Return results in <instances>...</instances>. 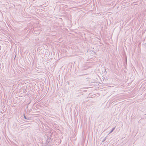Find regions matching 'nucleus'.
<instances>
[{"mask_svg": "<svg viewBox=\"0 0 146 146\" xmlns=\"http://www.w3.org/2000/svg\"><path fill=\"white\" fill-rule=\"evenodd\" d=\"M24 117L25 119H26V117H25V116H24Z\"/></svg>", "mask_w": 146, "mask_h": 146, "instance_id": "1", "label": "nucleus"}]
</instances>
